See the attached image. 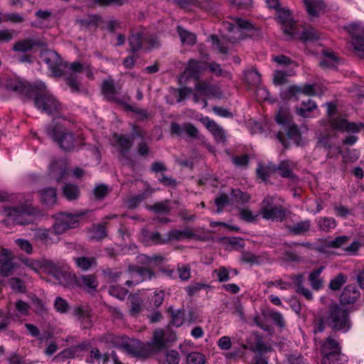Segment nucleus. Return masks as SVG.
<instances>
[{
  "mask_svg": "<svg viewBox=\"0 0 364 364\" xmlns=\"http://www.w3.org/2000/svg\"><path fill=\"white\" fill-rule=\"evenodd\" d=\"M58 162L53 161L50 164V172L53 176H55V180L57 182H60L63 179L65 178V176L68 175V171L65 168H63L58 173Z\"/></svg>",
  "mask_w": 364,
  "mask_h": 364,
  "instance_id": "nucleus-60",
  "label": "nucleus"
},
{
  "mask_svg": "<svg viewBox=\"0 0 364 364\" xmlns=\"http://www.w3.org/2000/svg\"><path fill=\"white\" fill-rule=\"evenodd\" d=\"M256 173L261 180L266 182L271 176L276 173V165L273 164L267 165L259 164Z\"/></svg>",
  "mask_w": 364,
  "mask_h": 364,
  "instance_id": "nucleus-36",
  "label": "nucleus"
},
{
  "mask_svg": "<svg viewBox=\"0 0 364 364\" xmlns=\"http://www.w3.org/2000/svg\"><path fill=\"white\" fill-rule=\"evenodd\" d=\"M299 93H302L308 96L315 95L316 92L314 86L310 84L305 85L304 87L292 85L289 87L286 90L283 91L281 94V96L283 100H289Z\"/></svg>",
  "mask_w": 364,
  "mask_h": 364,
  "instance_id": "nucleus-17",
  "label": "nucleus"
},
{
  "mask_svg": "<svg viewBox=\"0 0 364 364\" xmlns=\"http://www.w3.org/2000/svg\"><path fill=\"white\" fill-rule=\"evenodd\" d=\"M48 134L65 151H72L76 144L74 134L60 124L53 122L47 128Z\"/></svg>",
  "mask_w": 364,
  "mask_h": 364,
  "instance_id": "nucleus-3",
  "label": "nucleus"
},
{
  "mask_svg": "<svg viewBox=\"0 0 364 364\" xmlns=\"http://www.w3.org/2000/svg\"><path fill=\"white\" fill-rule=\"evenodd\" d=\"M197 81L195 87L196 90L206 95L213 94L214 90L213 86L205 81H199V80Z\"/></svg>",
  "mask_w": 364,
  "mask_h": 364,
  "instance_id": "nucleus-62",
  "label": "nucleus"
},
{
  "mask_svg": "<svg viewBox=\"0 0 364 364\" xmlns=\"http://www.w3.org/2000/svg\"><path fill=\"white\" fill-rule=\"evenodd\" d=\"M6 215L13 220V223L18 225H25L28 221L25 218L28 215V212L24 206L18 208H5Z\"/></svg>",
  "mask_w": 364,
  "mask_h": 364,
  "instance_id": "nucleus-21",
  "label": "nucleus"
},
{
  "mask_svg": "<svg viewBox=\"0 0 364 364\" xmlns=\"http://www.w3.org/2000/svg\"><path fill=\"white\" fill-rule=\"evenodd\" d=\"M128 41L130 46V51L132 53H135L141 48L144 38L141 33H132L129 37Z\"/></svg>",
  "mask_w": 364,
  "mask_h": 364,
  "instance_id": "nucleus-39",
  "label": "nucleus"
},
{
  "mask_svg": "<svg viewBox=\"0 0 364 364\" xmlns=\"http://www.w3.org/2000/svg\"><path fill=\"white\" fill-rule=\"evenodd\" d=\"M255 339L256 343L254 346L250 348V350L254 352H257L259 353H262L264 352H268L272 350V348L267 346L263 342L262 338L258 334L255 333Z\"/></svg>",
  "mask_w": 364,
  "mask_h": 364,
  "instance_id": "nucleus-51",
  "label": "nucleus"
},
{
  "mask_svg": "<svg viewBox=\"0 0 364 364\" xmlns=\"http://www.w3.org/2000/svg\"><path fill=\"white\" fill-rule=\"evenodd\" d=\"M41 201L46 206L50 208L54 205L57 201L56 190L53 188H46L40 190L38 192Z\"/></svg>",
  "mask_w": 364,
  "mask_h": 364,
  "instance_id": "nucleus-28",
  "label": "nucleus"
},
{
  "mask_svg": "<svg viewBox=\"0 0 364 364\" xmlns=\"http://www.w3.org/2000/svg\"><path fill=\"white\" fill-rule=\"evenodd\" d=\"M186 364H205V357L198 352H191L186 356Z\"/></svg>",
  "mask_w": 364,
  "mask_h": 364,
  "instance_id": "nucleus-54",
  "label": "nucleus"
},
{
  "mask_svg": "<svg viewBox=\"0 0 364 364\" xmlns=\"http://www.w3.org/2000/svg\"><path fill=\"white\" fill-rule=\"evenodd\" d=\"M323 58L320 61V65L323 68H331L336 65L337 63V57L334 53L327 50L322 51Z\"/></svg>",
  "mask_w": 364,
  "mask_h": 364,
  "instance_id": "nucleus-41",
  "label": "nucleus"
},
{
  "mask_svg": "<svg viewBox=\"0 0 364 364\" xmlns=\"http://www.w3.org/2000/svg\"><path fill=\"white\" fill-rule=\"evenodd\" d=\"M49 268V273L56 279L60 284L69 287L72 284H75V274L63 271L54 264H50Z\"/></svg>",
  "mask_w": 364,
  "mask_h": 364,
  "instance_id": "nucleus-15",
  "label": "nucleus"
},
{
  "mask_svg": "<svg viewBox=\"0 0 364 364\" xmlns=\"http://www.w3.org/2000/svg\"><path fill=\"white\" fill-rule=\"evenodd\" d=\"M307 12L311 17H318L324 9L322 1L318 0H304Z\"/></svg>",
  "mask_w": 364,
  "mask_h": 364,
  "instance_id": "nucleus-32",
  "label": "nucleus"
},
{
  "mask_svg": "<svg viewBox=\"0 0 364 364\" xmlns=\"http://www.w3.org/2000/svg\"><path fill=\"white\" fill-rule=\"evenodd\" d=\"M85 349V344L82 343L78 346H74L70 348H67L62 350L60 353L57 354L53 358V360H65L66 359L73 358L75 356V353L77 351H82Z\"/></svg>",
  "mask_w": 364,
  "mask_h": 364,
  "instance_id": "nucleus-37",
  "label": "nucleus"
},
{
  "mask_svg": "<svg viewBox=\"0 0 364 364\" xmlns=\"http://www.w3.org/2000/svg\"><path fill=\"white\" fill-rule=\"evenodd\" d=\"M261 255H256L250 252L245 251L242 252L241 261L244 263H249L250 264H258L262 261Z\"/></svg>",
  "mask_w": 364,
  "mask_h": 364,
  "instance_id": "nucleus-53",
  "label": "nucleus"
},
{
  "mask_svg": "<svg viewBox=\"0 0 364 364\" xmlns=\"http://www.w3.org/2000/svg\"><path fill=\"white\" fill-rule=\"evenodd\" d=\"M109 192V190L108 186L105 184L98 185L93 190L95 198L97 200L103 199L106 196L108 195Z\"/></svg>",
  "mask_w": 364,
  "mask_h": 364,
  "instance_id": "nucleus-63",
  "label": "nucleus"
},
{
  "mask_svg": "<svg viewBox=\"0 0 364 364\" xmlns=\"http://www.w3.org/2000/svg\"><path fill=\"white\" fill-rule=\"evenodd\" d=\"M317 106L312 100H309L307 102H303L301 105V107L296 109V114L302 117H309V114L313 110L316 109Z\"/></svg>",
  "mask_w": 364,
  "mask_h": 364,
  "instance_id": "nucleus-44",
  "label": "nucleus"
},
{
  "mask_svg": "<svg viewBox=\"0 0 364 364\" xmlns=\"http://www.w3.org/2000/svg\"><path fill=\"white\" fill-rule=\"evenodd\" d=\"M352 45L357 55L360 58H364V38L352 40Z\"/></svg>",
  "mask_w": 364,
  "mask_h": 364,
  "instance_id": "nucleus-64",
  "label": "nucleus"
},
{
  "mask_svg": "<svg viewBox=\"0 0 364 364\" xmlns=\"http://www.w3.org/2000/svg\"><path fill=\"white\" fill-rule=\"evenodd\" d=\"M128 272L130 274H137L141 277L140 281L136 282V284H139L140 282H143L146 279H151L155 275L154 270L151 268L136 265H129L128 267Z\"/></svg>",
  "mask_w": 364,
  "mask_h": 364,
  "instance_id": "nucleus-31",
  "label": "nucleus"
},
{
  "mask_svg": "<svg viewBox=\"0 0 364 364\" xmlns=\"http://www.w3.org/2000/svg\"><path fill=\"white\" fill-rule=\"evenodd\" d=\"M278 18L283 26L284 32L289 35H293L295 33L296 23L291 16L290 11L280 9L277 11Z\"/></svg>",
  "mask_w": 364,
  "mask_h": 364,
  "instance_id": "nucleus-20",
  "label": "nucleus"
},
{
  "mask_svg": "<svg viewBox=\"0 0 364 364\" xmlns=\"http://www.w3.org/2000/svg\"><path fill=\"white\" fill-rule=\"evenodd\" d=\"M360 296V292L353 284L347 285L342 291L340 296V301L342 304H350L354 303Z\"/></svg>",
  "mask_w": 364,
  "mask_h": 364,
  "instance_id": "nucleus-24",
  "label": "nucleus"
},
{
  "mask_svg": "<svg viewBox=\"0 0 364 364\" xmlns=\"http://www.w3.org/2000/svg\"><path fill=\"white\" fill-rule=\"evenodd\" d=\"M205 63L194 59H191L186 65V68L183 73L186 77L193 78L198 80L200 73L205 68Z\"/></svg>",
  "mask_w": 364,
  "mask_h": 364,
  "instance_id": "nucleus-19",
  "label": "nucleus"
},
{
  "mask_svg": "<svg viewBox=\"0 0 364 364\" xmlns=\"http://www.w3.org/2000/svg\"><path fill=\"white\" fill-rule=\"evenodd\" d=\"M325 324L330 326L334 331L348 330L350 326L348 311L338 304H330L324 315L314 318V332H323Z\"/></svg>",
  "mask_w": 364,
  "mask_h": 364,
  "instance_id": "nucleus-1",
  "label": "nucleus"
},
{
  "mask_svg": "<svg viewBox=\"0 0 364 364\" xmlns=\"http://www.w3.org/2000/svg\"><path fill=\"white\" fill-rule=\"evenodd\" d=\"M312 224L310 220H301L293 225H288L287 228L289 232L294 235H304L311 229Z\"/></svg>",
  "mask_w": 364,
  "mask_h": 364,
  "instance_id": "nucleus-27",
  "label": "nucleus"
},
{
  "mask_svg": "<svg viewBox=\"0 0 364 364\" xmlns=\"http://www.w3.org/2000/svg\"><path fill=\"white\" fill-rule=\"evenodd\" d=\"M33 97L36 107L48 114H56L62 110V105L48 91L45 85L43 90L35 92Z\"/></svg>",
  "mask_w": 364,
  "mask_h": 364,
  "instance_id": "nucleus-4",
  "label": "nucleus"
},
{
  "mask_svg": "<svg viewBox=\"0 0 364 364\" xmlns=\"http://www.w3.org/2000/svg\"><path fill=\"white\" fill-rule=\"evenodd\" d=\"M245 80L249 85L257 87L261 82V75L256 70H250L245 73Z\"/></svg>",
  "mask_w": 364,
  "mask_h": 364,
  "instance_id": "nucleus-46",
  "label": "nucleus"
},
{
  "mask_svg": "<svg viewBox=\"0 0 364 364\" xmlns=\"http://www.w3.org/2000/svg\"><path fill=\"white\" fill-rule=\"evenodd\" d=\"M53 233H54L53 230L39 228L36 230L34 237L36 240L43 242L46 245H48L53 242L51 237Z\"/></svg>",
  "mask_w": 364,
  "mask_h": 364,
  "instance_id": "nucleus-42",
  "label": "nucleus"
},
{
  "mask_svg": "<svg viewBox=\"0 0 364 364\" xmlns=\"http://www.w3.org/2000/svg\"><path fill=\"white\" fill-rule=\"evenodd\" d=\"M191 139H198L199 131L197 127L191 122L179 124L176 122H171L170 125V133L173 136H181L183 133Z\"/></svg>",
  "mask_w": 364,
  "mask_h": 364,
  "instance_id": "nucleus-13",
  "label": "nucleus"
},
{
  "mask_svg": "<svg viewBox=\"0 0 364 364\" xmlns=\"http://www.w3.org/2000/svg\"><path fill=\"white\" fill-rule=\"evenodd\" d=\"M65 80L67 85L73 92L80 91V84L77 80V75L82 73H85L89 78L93 77V73L91 67L87 63H82L80 61H75L72 63H65L63 68Z\"/></svg>",
  "mask_w": 364,
  "mask_h": 364,
  "instance_id": "nucleus-2",
  "label": "nucleus"
},
{
  "mask_svg": "<svg viewBox=\"0 0 364 364\" xmlns=\"http://www.w3.org/2000/svg\"><path fill=\"white\" fill-rule=\"evenodd\" d=\"M165 333L163 329H156L153 333V337L150 342L146 343L150 345L149 348L151 354L154 355L161 351L166 345Z\"/></svg>",
  "mask_w": 364,
  "mask_h": 364,
  "instance_id": "nucleus-22",
  "label": "nucleus"
},
{
  "mask_svg": "<svg viewBox=\"0 0 364 364\" xmlns=\"http://www.w3.org/2000/svg\"><path fill=\"white\" fill-rule=\"evenodd\" d=\"M75 284L89 294H92L98 291L99 282L95 274L76 276Z\"/></svg>",
  "mask_w": 364,
  "mask_h": 364,
  "instance_id": "nucleus-11",
  "label": "nucleus"
},
{
  "mask_svg": "<svg viewBox=\"0 0 364 364\" xmlns=\"http://www.w3.org/2000/svg\"><path fill=\"white\" fill-rule=\"evenodd\" d=\"M321 34L315 28L308 27L300 35V39L303 42H313L320 38Z\"/></svg>",
  "mask_w": 364,
  "mask_h": 364,
  "instance_id": "nucleus-40",
  "label": "nucleus"
},
{
  "mask_svg": "<svg viewBox=\"0 0 364 364\" xmlns=\"http://www.w3.org/2000/svg\"><path fill=\"white\" fill-rule=\"evenodd\" d=\"M292 167L293 166L289 161H282L278 166H276V173L278 172L279 176L284 178H288L295 182L298 177L294 173Z\"/></svg>",
  "mask_w": 364,
  "mask_h": 364,
  "instance_id": "nucleus-25",
  "label": "nucleus"
},
{
  "mask_svg": "<svg viewBox=\"0 0 364 364\" xmlns=\"http://www.w3.org/2000/svg\"><path fill=\"white\" fill-rule=\"evenodd\" d=\"M220 242L223 245H229L236 250H240L245 247L244 240L241 237H224L220 239Z\"/></svg>",
  "mask_w": 364,
  "mask_h": 364,
  "instance_id": "nucleus-47",
  "label": "nucleus"
},
{
  "mask_svg": "<svg viewBox=\"0 0 364 364\" xmlns=\"http://www.w3.org/2000/svg\"><path fill=\"white\" fill-rule=\"evenodd\" d=\"M76 266L82 271L86 272L97 267V262L95 257L80 256L74 258Z\"/></svg>",
  "mask_w": 364,
  "mask_h": 364,
  "instance_id": "nucleus-30",
  "label": "nucleus"
},
{
  "mask_svg": "<svg viewBox=\"0 0 364 364\" xmlns=\"http://www.w3.org/2000/svg\"><path fill=\"white\" fill-rule=\"evenodd\" d=\"M102 21V17L97 14L88 15L83 18L77 20L81 27L86 29L97 28Z\"/></svg>",
  "mask_w": 364,
  "mask_h": 364,
  "instance_id": "nucleus-34",
  "label": "nucleus"
},
{
  "mask_svg": "<svg viewBox=\"0 0 364 364\" xmlns=\"http://www.w3.org/2000/svg\"><path fill=\"white\" fill-rule=\"evenodd\" d=\"M259 214L264 219L282 222L287 218V210L283 205L275 204L273 196H267L260 203Z\"/></svg>",
  "mask_w": 364,
  "mask_h": 364,
  "instance_id": "nucleus-5",
  "label": "nucleus"
},
{
  "mask_svg": "<svg viewBox=\"0 0 364 364\" xmlns=\"http://www.w3.org/2000/svg\"><path fill=\"white\" fill-rule=\"evenodd\" d=\"M46 46V42L41 39L24 38L16 41L12 48L16 52L26 53L33 50L34 48H45Z\"/></svg>",
  "mask_w": 364,
  "mask_h": 364,
  "instance_id": "nucleus-14",
  "label": "nucleus"
},
{
  "mask_svg": "<svg viewBox=\"0 0 364 364\" xmlns=\"http://www.w3.org/2000/svg\"><path fill=\"white\" fill-rule=\"evenodd\" d=\"M31 299L35 314L39 316H43L48 313L47 308L44 302L40 298L34 295Z\"/></svg>",
  "mask_w": 364,
  "mask_h": 364,
  "instance_id": "nucleus-49",
  "label": "nucleus"
},
{
  "mask_svg": "<svg viewBox=\"0 0 364 364\" xmlns=\"http://www.w3.org/2000/svg\"><path fill=\"white\" fill-rule=\"evenodd\" d=\"M200 121L211 132L217 142L223 144L226 142L225 131L215 121L208 117L203 118Z\"/></svg>",
  "mask_w": 364,
  "mask_h": 364,
  "instance_id": "nucleus-18",
  "label": "nucleus"
},
{
  "mask_svg": "<svg viewBox=\"0 0 364 364\" xmlns=\"http://www.w3.org/2000/svg\"><path fill=\"white\" fill-rule=\"evenodd\" d=\"M176 30L183 45L191 46L196 44V36L195 33L184 29L181 26H178Z\"/></svg>",
  "mask_w": 364,
  "mask_h": 364,
  "instance_id": "nucleus-38",
  "label": "nucleus"
},
{
  "mask_svg": "<svg viewBox=\"0 0 364 364\" xmlns=\"http://www.w3.org/2000/svg\"><path fill=\"white\" fill-rule=\"evenodd\" d=\"M43 60L49 66L52 73L55 77H61L64 75V63L60 55L54 50H44L41 53Z\"/></svg>",
  "mask_w": 364,
  "mask_h": 364,
  "instance_id": "nucleus-10",
  "label": "nucleus"
},
{
  "mask_svg": "<svg viewBox=\"0 0 364 364\" xmlns=\"http://www.w3.org/2000/svg\"><path fill=\"white\" fill-rule=\"evenodd\" d=\"M114 138L116 140V144L118 147V151L123 158H127V154L130 151L132 145L134 136L129 138L123 134H114Z\"/></svg>",
  "mask_w": 364,
  "mask_h": 364,
  "instance_id": "nucleus-23",
  "label": "nucleus"
},
{
  "mask_svg": "<svg viewBox=\"0 0 364 364\" xmlns=\"http://www.w3.org/2000/svg\"><path fill=\"white\" fill-rule=\"evenodd\" d=\"M169 241L176 240L179 241L183 239H192L196 237V234L193 230L191 228H186L183 230H172L168 233Z\"/></svg>",
  "mask_w": 364,
  "mask_h": 364,
  "instance_id": "nucleus-33",
  "label": "nucleus"
},
{
  "mask_svg": "<svg viewBox=\"0 0 364 364\" xmlns=\"http://www.w3.org/2000/svg\"><path fill=\"white\" fill-rule=\"evenodd\" d=\"M149 344L139 340L134 339L129 343H122L121 348L133 357L146 359L152 355Z\"/></svg>",
  "mask_w": 364,
  "mask_h": 364,
  "instance_id": "nucleus-9",
  "label": "nucleus"
},
{
  "mask_svg": "<svg viewBox=\"0 0 364 364\" xmlns=\"http://www.w3.org/2000/svg\"><path fill=\"white\" fill-rule=\"evenodd\" d=\"M122 87L119 85H115L112 80H104L102 85V92L105 97L112 102L124 106L127 101L130 100L127 95H121Z\"/></svg>",
  "mask_w": 364,
  "mask_h": 364,
  "instance_id": "nucleus-8",
  "label": "nucleus"
},
{
  "mask_svg": "<svg viewBox=\"0 0 364 364\" xmlns=\"http://www.w3.org/2000/svg\"><path fill=\"white\" fill-rule=\"evenodd\" d=\"M345 29L350 35L352 40H358L364 38V28L360 26L353 23L348 26H346Z\"/></svg>",
  "mask_w": 364,
  "mask_h": 364,
  "instance_id": "nucleus-48",
  "label": "nucleus"
},
{
  "mask_svg": "<svg viewBox=\"0 0 364 364\" xmlns=\"http://www.w3.org/2000/svg\"><path fill=\"white\" fill-rule=\"evenodd\" d=\"M323 270V267H319L316 269L313 270L309 276V279L311 282V285L313 289L316 290H318L323 286V281L319 277L321 272Z\"/></svg>",
  "mask_w": 364,
  "mask_h": 364,
  "instance_id": "nucleus-43",
  "label": "nucleus"
},
{
  "mask_svg": "<svg viewBox=\"0 0 364 364\" xmlns=\"http://www.w3.org/2000/svg\"><path fill=\"white\" fill-rule=\"evenodd\" d=\"M18 264L13 261V255L6 249H2L0 254V275L9 277L14 274Z\"/></svg>",
  "mask_w": 364,
  "mask_h": 364,
  "instance_id": "nucleus-12",
  "label": "nucleus"
},
{
  "mask_svg": "<svg viewBox=\"0 0 364 364\" xmlns=\"http://www.w3.org/2000/svg\"><path fill=\"white\" fill-rule=\"evenodd\" d=\"M123 107L126 111H130L136 114L139 117V119L140 120H144L148 119L149 117V114L146 110L132 106L129 104H127V102L124 104Z\"/></svg>",
  "mask_w": 364,
  "mask_h": 364,
  "instance_id": "nucleus-59",
  "label": "nucleus"
},
{
  "mask_svg": "<svg viewBox=\"0 0 364 364\" xmlns=\"http://www.w3.org/2000/svg\"><path fill=\"white\" fill-rule=\"evenodd\" d=\"M85 215L80 212L75 214L59 213L55 215V223L53 225L54 234L60 235L67 230L75 228L79 225V219Z\"/></svg>",
  "mask_w": 364,
  "mask_h": 364,
  "instance_id": "nucleus-6",
  "label": "nucleus"
},
{
  "mask_svg": "<svg viewBox=\"0 0 364 364\" xmlns=\"http://www.w3.org/2000/svg\"><path fill=\"white\" fill-rule=\"evenodd\" d=\"M80 188L73 183H65L62 188V195L68 200H75L80 197Z\"/></svg>",
  "mask_w": 364,
  "mask_h": 364,
  "instance_id": "nucleus-35",
  "label": "nucleus"
},
{
  "mask_svg": "<svg viewBox=\"0 0 364 364\" xmlns=\"http://www.w3.org/2000/svg\"><path fill=\"white\" fill-rule=\"evenodd\" d=\"M43 89L44 83L43 82H37L33 85H30L26 82L18 80L17 85L13 92L31 98L33 97L35 92H42Z\"/></svg>",
  "mask_w": 364,
  "mask_h": 364,
  "instance_id": "nucleus-16",
  "label": "nucleus"
},
{
  "mask_svg": "<svg viewBox=\"0 0 364 364\" xmlns=\"http://www.w3.org/2000/svg\"><path fill=\"white\" fill-rule=\"evenodd\" d=\"M275 119L278 124H284L287 123L291 119L289 109L284 107H280L276 114Z\"/></svg>",
  "mask_w": 364,
  "mask_h": 364,
  "instance_id": "nucleus-56",
  "label": "nucleus"
},
{
  "mask_svg": "<svg viewBox=\"0 0 364 364\" xmlns=\"http://www.w3.org/2000/svg\"><path fill=\"white\" fill-rule=\"evenodd\" d=\"M122 272L117 269L105 268L102 270V275L109 282H116L121 276Z\"/></svg>",
  "mask_w": 364,
  "mask_h": 364,
  "instance_id": "nucleus-50",
  "label": "nucleus"
},
{
  "mask_svg": "<svg viewBox=\"0 0 364 364\" xmlns=\"http://www.w3.org/2000/svg\"><path fill=\"white\" fill-rule=\"evenodd\" d=\"M320 230L328 232L336 226V222L333 218H323L318 223Z\"/></svg>",
  "mask_w": 364,
  "mask_h": 364,
  "instance_id": "nucleus-61",
  "label": "nucleus"
},
{
  "mask_svg": "<svg viewBox=\"0 0 364 364\" xmlns=\"http://www.w3.org/2000/svg\"><path fill=\"white\" fill-rule=\"evenodd\" d=\"M262 314L265 317L271 318L279 326L284 327V321L280 313L273 310H267Z\"/></svg>",
  "mask_w": 364,
  "mask_h": 364,
  "instance_id": "nucleus-57",
  "label": "nucleus"
},
{
  "mask_svg": "<svg viewBox=\"0 0 364 364\" xmlns=\"http://www.w3.org/2000/svg\"><path fill=\"white\" fill-rule=\"evenodd\" d=\"M157 360L159 364H178L181 357L178 351L168 350L158 354Z\"/></svg>",
  "mask_w": 364,
  "mask_h": 364,
  "instance_id": "nucleus-29",
  "label": "nucleus"
},
{
  "mask_svg": "<svg viewBox=\"0 0 364 364\" xmlns=\"http://www.w3.org/2000/svg\"><path fill=\"white\" fill-rule=\"evenodd\" d=\"M234 21L236 25L230 22H224L223 26L229 32H237L240 33L242 29L245 30H252L254 29V25L250 21L244 20L241 18H234Z\"/></svg>",
  "mask_w": 364,
  "mask_h": 364,
  "instance_id": "nucleus-26",
  "label": "nucleus"
},
{
  "mask_svg": "<svg viewBox=\"0 0 364 364\" xmlns=\"http://www.w3.org/2000/svg\"><path fill=\"white\" fill-rule=\"evenodd\" d=\"M321 351L323 354L321 364H333L339 363L341 350L339 343L328 336L322 343Z\"/></svg>",
  "mask_w": 364,
  "mask_h": 364,
  "instance_id": "nucleus-7",
  "label": "nucleus"
},
{
  "mask_svg": "<svg viewBox=\"0 0 364 364\" xmlns=\"http://www.w3.org/2000/svg\"><path fill=\"white\" fill-rule=\"evenodd\" d=\"M108 292L111 296L122 300L127 294L128 290L121 286L113 285L109 287Z\"/></svg>",
  "mask_w": 364,
  "mask_h": 364,
  "instance_id": "nucleus-58",
  "label": "nucleus"
},
{
  "mask_svg": "<svg viewBox=\"0 0 364 364\" xmlns=\"http://www.w3.org/2000/svg\"><path fill=\"white\" fill-rule=\"evenodd\" d=\"M147 208L149 210L157 213H168L171 211L168 200L158 202L152 205H149Z\"/></svg>",
  "mask_w": 364,
  "mask_h": 364,
  "instance_id": "nucleus-52",
  "label": "nucleus"
},
{
  "mask_svg": "<svg viewBox=\"0 0 364 364\" xmlns=\"http://www.w3.org/2000/svg\"><path fill=\"white\" fill-rule=\"evenodd\" d=\"M129 299L130 301L129 313L132 316H136L143 309V301L136 295H131Z\"/></svg>",
  "mask_w": 364,
  "mask_h": 364,
  "instance_id": "nucleus-45",
  "label": "nucleus"
},
{
  "mask_svg": "<svg viewBox=\"0 0 364 364\" xmlns=\"http://www.w3.org/2000/svg\"><path fill=\"white\" fill-rule=\"evenodd\" d=\"M346 281L347 277L344 274L340 273L331 281L329 288L333 291L339 290Z\"/></svg>",
  "mask_w": 364,
  "mask_h": 364,
  "instance_id": "nucleus-55",
  "label": "nucleus"
}]
</instances>
